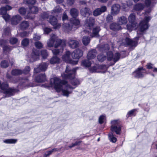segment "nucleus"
Listing matches in <instances>:
<instances>
[{"instance_id":"c85d7f7f","label":"nucleus","mask_w":157,"mask_h":157,"mask_svg":"<svg viewBox=\"0 0 157 157\" xmlns=\"http://www.w3.org/2000/svg\"><path fill=\"white\" fill-rule=\"evenodd\" d=\"M110 29L114 31H117L121 29L120 25L116 23H113L110 26Z\"/></svg>"},{"instance_id":"4be33fe9","label":"nucleus","mask_w":157,"mask_h":157,"mask_svg":"<svg viewBox=\"0 0 157 157\" xmlns=\"http://www.w3.org/2000/svg\"><path fill=\"white\" fill-rule=\"evenodd\" d=\"M40 55L39 52L35 49L33 50L31 56L30 60L31 62H33L39 58Z\"/></svg>"},{"instance_id":"f704fd0d","label":"nucleus","mask_w":157,"mask_h":157,"mask_svg":"<svg viewBox=\"0 0 157 157\" xmlns=\"http://www.w3.org/2000/svg\"><path fill=\"white\" fill-rule=\"evenodd\" d=\"M60 59L56 56L52 57L50 59V63L51 64H54L59 63L60 61Z\"/></svg>"},{"instance_id":"cd10ccee","label":"nucleus","mask_w":157,"mask_h":157,"mask_svg":"<svg viewBox=\"0 0 157 157\" xmlns=\"http://www.w3.org/2000/svg\"><path fill=\"white\" fill-rule=\"evenodd\" d=\"M45 80V76L44 74L39 75L36 78V81L38 82H43Z\"/></svg>"},{"instance_id":"7c9ffc66","label":"nucleus","mask_w":157,"mask_h":157,"mask_svg":"<svg viewBox=\"0 0 157 157\" xmlns=\"http://www.w3.org/2000/svg\"><path fill=\"white\" fill-rule=\"evenodd\" d=\"M70 13L73 18H75L78 16V12L77 9L73 8L70 10Z\"/></svg>"},{"instance_id":"8fccbe9b","label":"nucleus","mask_w":157,"mask_h":157,"mask_svg":"<svg viewBox=\"0 0 157 157\" xmlns=\"http://www.w3.org/2000/svg\"><path fill=\"white\" fill-rule=\"evenodd\" d=\"M35 45L36 48L38 49H40L43 47L42 43L39 41H37L35 42Z\"/></svg>"},{"instance_id":"680f3d73","label":"nucleus","mask_w":157,"mask_h":157,"mask_svg":"<svg viewBox=\"0 0 157 157\" xmlns=\"http://www.w3.org/2000/svg\"><path fill=\"white\" fill-rule=\"evenodd\" d=\"M41 38L40 36L36 34H34L33 37V39L35 40H38L40 39Z\"/></svg>"},{"instance_id":"c756f323","label":"nucleus","mask_w":157,"mask_h":157,"mask_svg":"<svg viewBox=\"0 0 157 157\" xmlns=\"http://www.w3.org/2000/svg\"><path fill=\"white\" fill-rule=\"evenodd\" d=\"M91 62L88 59H84L82 61L81 65L86 67H88L91 66Z\"/></svg>"},{"instance_id":"a878e982","label":"nucleus","mask_w":157,"mask_h":157,"mask_svg":"<svg viewBox=\"0 0 157 157\" xmlns=\"http://www.w3.org/2000/svg\"><path fill=\"white\" fill-rule=\"evenodd\" d=\"M57 92L61 91L64 96L68 97L71 94L72 91L71 89H55Z\"/></svg>"},{"instance_id":"4468645a","label":"nucleus","mask_w":157,"mask_h":157,"mask_svg":"<svg viewBox=\"0 0 157 157\" xmlns=\"http://www.w3.org/2000/svg\"><path fill=\"white\" fill-rule=\"evenodd\" d=\"M29 10L27 12V15L25 17L26 18L33 19L34 17V14L36 13L38 10V8L34 6L29 7Z\"/></svg>"},{"instance_id":"052dcab7","label":"nucleus","mask_w":157,"mask_h":157,"mask_svg":"<svg viewBox=\"0 0 157 157\" xmlns=\"http://www.w3.org/2000/svg\"><path fill=\"white\" fill-rule=\"evenodd\" d=\"M17 41V39L14 37L11 38L10 40V42L11 44H16Z\"/></svg>"},{"instance_id":"423d86ee","label":"nucleus","mask_w":157,"mask_h":157,"mask_svg":"<svg viewBox=\"0 0 157 157\" xmlns=\"http://www.w3.org/2000/svg\"><path fill=\"white\" fill-rule=\"evenodd\" d=\"M71 25L70 24H64L63 27L65 31L68 32L71 30H75L77 28L76 26L80 24V21L78 19L74 18L70 20Z\"/></svg>"},{"instance_id":"5fc2aeb1","label":"nucleus","mask_w":157,"mask_h":157,"mask_svg":"<svg viewBox=\"0 0 157 157\" xmlns=\"http://www.w3.org/2000/svg\"><path fill=\"white\" fill-rule=\"evenodd\" d=\"M29 43V40L27 39H25L21 42L22 44L24 46H27Z\"/></svg>"},{"instance_id":"72a5a7b5","label":"nucleus","mask_w":157,"mask_h":157,"mask_svg":"<svg viewBox=\"0 0 157 157\" xmlns=\"http://www.w3.org/2000/svg\"><path fill=\"white\" fill-rule=\"evenodd\" d=\"M127 22V18L125 17H121L118 18V22L120 25L125 24Z\"/></svg>"},{"instance_id":"6e6d98bb","label":"nucleus","mask_w":157,"mask_h":157,"mask_svg":"<svg viewBox=\"0 0 157 157\" xmlns=\"http://www.w3.org/2000/svg\"><path fill=\"white\" fill-rule=\"evenodd\" d=\"M48 13L47 12H44L41 15V20L47 18L48 17Z\"/></svg>"},{"instance_id":"a19ab883","label":"nucleus","mask_w":157,"mask_h":157,"mask_svg":"<svg viewBox=\"0 0 157 157\" xmlns=\"http://www.w3.org/2000/svg\"><path fill=\"white\" fill-rule=\"evenodd\" d=\"M58 151L57 148H54L49 151H46L44 154L43 157H49V156L53 152Z\"/></svg>"},{"instance_id":"58836bf2","label":"nucleus","mask_w":157,"mask_h":157,"mask_svg":"<svg viewBox=\"0 0 157 157\" xmlns=\"http://www.w3.org/2000/svg\"><path fill=\"white\" fill-rule=\"evenodd\" d=\"M90 38L89 36H83L82 39V43L85 45H87L90 43Z\"/></svg>"},{"instance_id":"f3484780","label":"nucleus","mask_w":157,"mask_h":157,"mask_svg":"<svg viewBox=\"0 0 157 157\" xmlns=\"http://www.w3.org/2000/svg\"><path fill=\"white\" fill-rule=\"evenodd\" d=\"M83 55V52L79 48L75 50L71 53V57L73 59H79Z\"/></svg>"},{"instance_id":"09e8293b","label":"nucleus","mask_w":157,"mask_h":157,"mask_svg":"<svg viewBox=\"0 0 157 157\" xmlns=\"http://www.w3.org/2000/svg\"><path fill=\"white\" fill-rule=\"evenodd\" d=\"M106 119L105 116L104 115H101L98 119V122L99 124H103Z\"/></svg>"},{"instance_id":"2eb2a0df","label":"nucleus","mask_w":157,"mask_h":157,"mask_svg":"<svg viewBox=\"0 0 157 157\" xmlns=\"http://www.w3.org/2000/svg\"><path fill=\"white\" fill-rule=\"evenodd\" d=\"M55 16H56L52 15V14L51 16L49 17L48 21L53 26L54 29H58L61 27V25L60 24L57 23V20L55 17Z\"/></svg>"},{"instance_id":"f8f14e48","label":"nucleus","mask_w":157,"mask_h":157,"mask_svg":"<svg viewBox=\"0 0 157 157\" xmlns=\"http://www.w3.org/2000/svg\"><path fill=\"white\" fill-rule=\"evenodd\" d=\"M106 66L105 65H101L100 66L96 65L92 67L90 69V71L92 73L101 72L104 73L106 72Z\"/></svg>"},{"instance_id":"412c9836","label":"nucleus","mask_w":157,"mask_h":157,"mask_svg":"<svg viewBox=\"0 0 157 157\" xmlns=\"http://www.w3.org/2000/svg\"><path fill=\"white\" fill-rule=\"evenodd\" d=\"M21 20L22 17L19 15H14L11 18V23L13 25H17Z\"/></svg>"},{"instance_id":"20e7f679","label":"nucleus","mask_w":157,"mask_h":157,"mask_svg":"<svg viewBox=\"0 0 157 157\" xmlns=\"http://www.w3.org/2000/svg\"><path fill=\"white\" fill-rule=\"evenodd\" d=\"M109 48L108 45L105 44L103 47L100 48V50L103 53H104V52H106L107 59L108 61H110L113 60L115 63L118 60L120 59V54L119 53H117L113 55L112 52L111 51L107 52V51L109 49Z\"/></svg>"},{"instance_id":"393cba45","label":"nucleus","mask_w":157,"mask_h":157,"mask_svg":"<svg viewBox=\"0 0 157 157\" xmlns=\"http://www.w3.org/2000/svg\"><path fill=\"white\" fill-rule=\"evenodd\" d=\"M80 13L82 16L87 17L91 13V11L88 8H85L81 10Z\"/></svg>"},{"instance_id":"39448f33","label":"nucleus","mask_w":157,"mask_h":157,"mask_svg":"<svg viewBox=\"0 0 157 157\" xmlns=\"http://www.w3.org/2000/svg\"><path fill=\"white\" fill-rule=\"evenodd\" d=\"M55 42H56L55 45V47L56 48L61 45H62L63 46H65V45L64 41H62L60 39H58L56 35L52 34L51 35L50 39L47 42L48 46L50 48L52 47L54 45Z\"/></svg>"},{"instance_id":"0eeeda50","label":"nucleus","mask_w":157,"mask_h":157,"mask_svg":"<svg viewBox=\"0 0 157 157\" xmlns=\"http://www.w3.org/2000/svg\"><path fill=\"white\" fill-rule=\"evenodd\" d=\"M111 130L113 132H115L117 135L121 134V126L120 125V121L119 119L111 121Z\"/></svg>"},{"instance_id":"3c124183","label":"nucleus","mask_w":157,"mask_h":157,"mask_svg":"<svg viewBox=\"0 0 157 157\" xmlns=\"http://www.w3.org/2000/svg\"><path fill=\"white\" fill-rule=\"evenodd\" d=\"M52 52L54 55H57L62 53V50H59L55 49L52 50Z\"/></svg>"},{"instance_id":"f257e3e1","label":"nucleus","mask_w":157,"mask_h":157,"mask_svg":"<svg viewBox=\"0 0 157 157\" xmlns=\"http://www.w3.org/2000/svg\"><path fill=\"white\" fill-rule=\"evenodd\" d=\"M94 20L93 18H89L85 21L84 26L85 29H84L83 32L90 35L92 37H98L99 36L98 33L100 30L99 27L97 26L93 29L92 33H91V29L94 25Z\"/></svg>"},{"instance_id":"ddd939ff","label":"nucleus","mask_w":157,"mask_h":157,"mask_svg":"<svg viewBox=\"0 0 157 157\" xmlns=\"http://www.w3.org/2000/svg\"><path fill=\"white\" fill-rule=\"evenodd\" d=\"M71 53L69 51H67L65 54L63 56L62 59L67 63L72 64H76L78 63V61H74L72 60L71 58Z\"/></svg>"},{"instance_id":"774afa93","label":"nucleus","mask_w":157,"mask_h":157,"mask_svg":"<svg viewBox=\"0 0 157 157\" xmlns=\"http://www.w3.org/2000/svg\"><path fill=\"white\" fill-rule=\"evenodd\" d=\"M144 110L146 111H148L149 110V108L147 104H144Z\"/></svg>"},{"instance_id":"1a4fd4ad","label":"nucleus","mask_w":157,"mask_h":157,"mask_svg":"<svg viewBox=\"0 0 157 157\" xmlns=\"http://www.w3.org/2000/svg\"><path fill=\"white\" fill-rule=\"evenodd\" d=\"M18 92V89H0V95L8 97Z\"/></svg>"},{"instance_id":"603ef678","label":"nucleus","mask_w":157,"mask_h":157,"mask_svg":"<svg viewBox=\"0 0 157 157\" xmlns=\"http://www.w3.org/2000/svg\"><path fill=\"white\" fill-rule=\"evenodd\" d=\"M8 63L6 60H3L1 62V66L2 68H6L8 67Z\"/></svg>"},{"instance_id":"6e6552de","label":"nucleus","mask_w":157,"mask_h":157,"mask_svg":"<svg viewBox=\"0 0 157 157\" xmlns=\"http://www.w3.org/2000/svg\"><path fill=\"white\" fill-rule=\"evenodd\" d=\"M138 37H136L133 40L130 39L129 38L126 37L125 39L119 41L118 43L121 45H129L131 46H136L137 43Z\"/></svg>"},{"instance_id":"69168bd1","label":"nucleus","mask_w":157,"mask_h":157,"mask_svg":"<svg viewBox=\"0 0 157 157\" xmlns=\"http://www.w3.org/2000/svg\"><path fill=\"white\" fill-rule=\"evenodd\" d=\"M30 70V68L28 66H27L25 67V69L24 70V71H22V73H24L25 74H27L28 73Z\"/></svg>"},{"instance_id":"e433bc0d","label":"nucleus","mask_w":157,"mask_h":157,"mask_svg":"<svg viewBox=\"0 0 157 157\" xmlns=\"http://www.w3.org/2000/svg\"><path fill=\"white\" fill-rule=\"evenodd\" d=\"M29 25V22L26 21H23L20 24V26L21 29H25L27 28Z\"/></svg>"},{"instance_id":"7ed1b4c3","label":"nucleus","mask_w":157,"mask_h":157,"mask_svg":"<svg viewBox=\"0 0 157 157\" xmlns=\"http://www.w3.org/2000/svg\"><path fill=\"white\" fill-rule=\"evenodd\" d=\"M66 85V88H73L70 86L67 85V82L64 80L61 81L58 78L54 77L50 79L49 85H43V87H53L54 88H60L63 85Z\"/></svg>"},{"instance_id":"4d7b16f0","label":"nucleus","mask_w":157,"mask_h":157,"mask_svg":"<svg viewBox=\"0 0 157 157\" xmlns=\"http://www.w3.org/2000/svg\"><path fill=\"white\" fill-rule=\"evenodd\" d=\"M41 55L43 58L47 57L48 54L46 50H43L41 52Z\"/></svg>"},{"instance_id":"0e129e2a","label":"nucleus","mask_w":157,"mask_h":157,"mask_svg":"<svg viewBox=\"0 0 157 157\" xmlns=\"http://www.w3.org/2000/svg\"><path fill=\"white\" fill-rule=\"evenodd\" d=\"M113 20L112 16L110 15H108L106 17V20L108 22H111Z\"/></svg>"},{"instance_id":"5701e85b","label":"nucleus","mask_w":157,"mask_h":157,"mask_svg":"<svg viewBox=\"0 0 157 157\" xmlns=\"http://www.w3.org/2000/svg\"><path fill=\"white\" fill-rule=\"evenodd\" d=\"M120 6L118 4H115L113 5L112 7L111 10V13L113 15L117 14L120 10Z\"/></svg>"},{"instance_id":"6ab92c4d","label":"nucleus","mask_w":157,"mask_h":157,"mask_svg":"<svg viewBox=\"0 0 157 157\" xmlns=\"http://www.w3.org/2000/svg\"><path fill=\"white\" fill-rule=\"evenodd\" d=\"M106 9V7L105 6H103L100 8H97L93 12V14L95 16L99 15L105 11Z\"/></svg>"},{"instance_id":"4c0bfd02","label":"nucleus","mask_w":157,"mask_h":157,"mask_svg":"<svg viewBox=\"0 0 157 157\" xmlns=\"http://www.w3.org/2000/svg\"><path fill=\"white\" fill-rule=\"evenodd\" d=\"M132 5V3L129 1L127 2V4H123L122 7L124 10L127 11L130 8V6Z\"/></svg>"},{"instance_id":"aec40b11","label":"nucleus","mask_w":157,"mask_h":157,"mask_svg":"<svg viewBox=\"0 0 157 157\" xmlns=\"http://www.w3.org/2000/svg\"><path fill=\"white\" fill-rule=\"evenodd\" d=\"M48 66V64L46 63H43L40 64L38 67L35 68L34 72L37 73L40 71H44L46 70Z\"/></svg>"},{"instance_id":"9b49d317","label":"nucleus","mask_w":157,"mask_h":157,"mask_svg":"<svg viewBox=\"0 0 157 157\" xmlns=\"http://www.w3.org/2000/svg\"><path fill=\"white\" fill-rule=\"evenodd\" d=\"M12 9V7L9 5L2 7L0 9V14L6 21H7L10 18V16L7 13V11Z\"/></svg>"},{"instance_id":"473e14b6","label":"nucleus","mask_w":157,"mask_h":157,"mask_svg":"<svg viewBox=\"0 0 157 157\" xmlns=\"http://www.w3.org/2000/svg\"><path fill=\"white\" fill-rule=\"evenodd\" d=\"M62 9L59 6L56 7L51 12L52 15H57V14L62 11Z\"/></svg>"},{"instance_id":"f03ea898","label":"nucleus","mask_w":157,"mask_h":157,"mask_svg":"<svg viewBox=\"0 0 157 157\" xmlns=\"http://www.w3.org/2000/svg\"><path fill=\"white\" fill-rule=\"evenodd\" d=\"M78 67L71 69L70 66H67L65 72L61 75L63 78L64 79H68L71 80L72 85L76 86L79 84L80 82L79 80L75 78V72Z\"/></svg>"},{"instance_id":"bb28decb","label":"nucleus","mask_w":157,"mask_h":157,"mask_svg":"<svg viewBox=\"0 0 157 157\" xmlns=\"http://www.w3.org/2000/svg\"><path fill=\"white\" fill-rule=\"evenodd\" d=\"M78 42L75 40L70 39L68 42V44L69 47L72 48H75L78 46Z\"/></svg>"},{"instance_id":"ea45409f","label":"nucleus","mask_w":157,"mask_h":157,"mask_svg":"<svg viewBox=\"0 0 157 157\" xmlns=\"http://www.w3.org/2000/svg\"><path fill=\"white\" fill-rule=\"evenodd\" d=\"M137 110V109H134L129 111L126 115V117L128 118L132 116H135L136 115L135 113Z\"/></svg>"},{"instance_id":"c03bdc74","label":"nucleus","mask_w":157,"mask_h":157,"mask_svg":"<svg viewBox=\"0 0 157 157\" xmlns=\"http://www.w3.org/2000/svg\"><path fill=\"white\" fill-rule=\"evenodd\" d=\"M98 59V61L102 62L106 59L105 56L103 54H99L97 57Z\"/></svg>"},{"instance_id":"2f4dec72","label":"nucleus","mask_w":157,"mask_h":157,"mask_svg":"<svg viewBox=\"0 0 157 157\" xmlns=\"http://www.w3.org/2000/svg\"><path fill=\"white\" fill-rule=\"evenodd\" d=\"M136 16L134 13L131 14L128 17L129 22L131 24H137L135 22Z\"/></svg>"},{"instance_id":"a211bd4d","label":"nucleus","mask_w":157,"mask_h":157,"mask_svg":"<svg viewBox=\"0 0 157 157\" xmlns=\"http://www.w3.org/2000/svg\"><path fill=\"white\" fill-rule=\"evenodd\" d=\"M144 3L145 7L148 8V10L146 11V12L148 13L151 12V8L153 7L155 4L154 0H145Z\"/></svg>"},{"instance_id":"49530a36","label":"nucleus","mask_w":157,"mask_h":157,"mask_svg":"<svg viewBox=\"0 0 157 157\" xmlns=\"http://www.w3.org/2000/svg\"><path fill=\"white\" fill-rule=\"evenodd\" d=\"M108 136L110 140L113 142L115 143L117 141V138L114 137L112 133L108 134Z\"/></svg>"},{"instance_id":"37998d69","label":"nucleus","mask_w":157,"mask_h":157,"mask_svg":"<svg viewBox=\"0 0 157 157\" xmlns=\"http://www.w3.org/2000/svg\"><path fill=\"white\" fill-rule=\"evenodd\" d=\"M17 142V140L14 139H8L3 140V142L6 144H13L16 143Z\"/></svg>"},{"instance_id":"c9c22d12","label":"nucleus","mask_w":157,"mask_h":157,"mask_svg":"<svg viewBox=\"0 0 157 157\" xmlns=\"http://www.w3.org/2000/svg\"><path fill=\"white\" fill-rule=\"evenodd\" d=\"M137 27V24H131L127 25V29L130 32L132 30L135 29Z\"/></svg>"},{"instance_id":"e2e57ef3","label":"nucleus","mask_w":157,"mask_h":157,"mask_svg":"<svg viewBox=\"0 0 157 157\" xmlns=\"http://www.w3.org/2000/svg\"><path fill=\"white\" fill-rule=\"evenodd\" d=\"M43 30L44 33L47 34L51 31V29L50 28L45 27L44 28H43Z\"/></svg>"},{"instance_id":"a18cd8bd","label":"nucleus","mask_w":157,"mask_h":157,"mask_svg":"<svg viewBox=\"0 0 157 157\" xmlns=\"http://www.w3.org/2000/svg\"><path fill=\"white\" fill-rule=\"evenodd\" d=\"M12 74L13 75H21L22 73V71L18 69H15L12 71Z\"/></svg>"},{"instance_id":"338daca9","label":"nucleus","mask_w":157,"mask_h":157,"mask_svg":"<svg viewBox=\"0 0 157 157\" xmlns=\"http://www.w3.org/2000/svg\"><path fill=\"white\" fill-rule=\"evenodd\" d=\"M4 32L6 35H9L10 33V29L8 27L4 29Z\"/></svg>"},{"instance_id":"13d9d810","label":"nucleus","mask_w":157,"mask_h":157,"mask_svg":"<svg viewBox=\"0 0 157 157\" xmlns=\"http://www.w3.org/2000/svg\"><path fill=\"white\" fill-rule=\"evenodd\" d=\"M36 2V0H26V3L29 5H33Z\"/></svg>"},{"instance_id":"b1692460","label":"nucleus","mask_w":157,"mask_h":157,"mask_svg":"<svg viewBox=\"0 0 157 157\" xmlns=\"http://www.w3.org/2000/svg\"><path fill=\"white\" fill-rule=\"evenodd\" d=\"M97 52L96 50L93 49L89 51L87 56V57L88 59H91L94 58L96 56Z\"/></svg>"},{"instance_id":"dca6fc26","label":"nucleus","mask_w":157,"mask_h":157,"mask_svg":"<svg viewBox=\"0 0 157 157\" xmlns=\"http://www.w3.org/2000/svg\"><path fill=\"white\" fill-rule=\"evenodd\" d=\"M146 74L145 70L143 68H138L133 73V76L136 78H142Z\"/></svg>"},{"instance_id":"bf43d9fd","label":"nucleus","mask_w":157,"mask_h":157,"mask_svg":"<svg viewBox=\"0 0 157 157\" xmlns=\"http://www.w3.org/2000/svg\"><path fill=\"white\" fill-rule=\"evenodd\" d=\"M81 143V141H77L75 142L74 143H72L71 145L69 146V147L70 148H71L75 146L79 145Z\"/></svg>"},{"instance_id":"79ce46f5","label":"nucleus","mask_w":157,"mask_h":157,"mask_svg":"<svg viewBox=\"0 0 157 157\" xmlns=\"http://www.w3.org/2000/svg\"><path fill=\"white\" fill-rule=\"evenodd\" d=\"M145 6L142 4L139 3L136 5L134 6V9L136 10H143Z\"/></svg>"},{"instance_id":"9d476101","label":"nucleus","mask_w":157,"mask_h":157,"mask_svg":"<svg viewBox=\"0 0 157 157\" xmlns=\"http://www.w3.org/2000/svg\"><path fill=\"white\" fill-rule=\"evenodd\" d=\"M151 19L150 17L146 16L144 19L140 22L139 29L140 32H143L148 29L149 27L148 22Z\"/></svg>"},{"instance_id":"864d4df0","label":"nucleus","mask_w":157,"mask_h":157,"mask_svg":"<svg viewBox=\"0 0 157 157\" xmlns=\"http://www.w3.org/2000/svg\"><path fill=\"white\" fill-rule=\"evenodd\" d=\"M26 10L24 7H21L18 10L19 13L21 14L24 15L25 13Z\"/></svg>"},{"instance_id":"de8ad7c7","label":"nucleus","mask_w":157,"mask_h":157,"mask_svg":"<svg viewBox=\"0 0 157 157\" xmlns=\"http://www.w3.org/2000/svg\"><path fill=\"white\" fill-rule=\"evenodd\" d=\"M12 49V48L11 47L7 45H4L3 47V52L5 53L9 52Z\"/></svg>"}]
</instances>
